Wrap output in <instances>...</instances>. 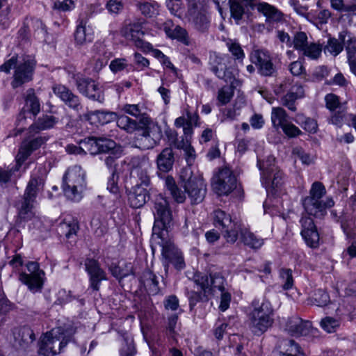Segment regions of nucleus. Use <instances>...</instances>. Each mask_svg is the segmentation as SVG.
Wrapping results in <instances>:
<instances>
[{"mask_svg": "<svg viewBox=\"0 0 356 356\" xmlns=\"http://www.w3.org/2000/svg\"><path fill=\"white\" fill-rule=\"evenodd\" d=\"M180 179L184 183V191L177 187L172 177H168L165 181L167 190L174 200L178 203H183L186 200V193L192 204L202 202L207 193L206 184L203 179L199 175H193L189 168L181 172Z\"/></svg>", "mask_w": 356, "mask_h": 356, "instance_id": "obj_1", "label": "nucleus"}, {"mask_svg": "<svg viewBox=\"0 0 356 356\" xmlns=\"http://www.w3.org/2000/svg\"><path fill=\"white\" fill-rule=\"evenodd\" d=\"M36 60L31 55H14L0 65V71L10 74L14 70L10 83L13 89L22 86L33 80Z\"/></svg>", "mask_w": 356, "mask_h": 356, "instance_id": "obj_2", "label": "nucleus"}, {"mask_svg": "<svg viewBox=\"0 0 356 356\" xmlns=\"http://www.w3.org/2000/svg\"><path fill=\"white\" fill-rule=\"evenodd\" d=\"M250 327L256 335H261L273 323V309L268 300L254 299L251 304Z\"/></svg>", "mask_w": 356, "mask_h": 356, "instance_id": "obj_3", "label": "nucleus"}, {"mask_svg": "<svg viewBox=\"0 0 356 356\" xmlns=\"http://www.w3.org/2000/svg\"><path fill=\"white\" fill-rule=\"evenodd\" d=\"M326 191L323 184L319 181L313 183L309 191V195L302 201L305 212L316 218H321L326 214V210L334 206V202L331 197L322 200Z\"/></svg>", "mask_w": 356, "mask_h": 356, "instance_id": "obj_4", "label": "nucleus"}, {"mask_svg": "<svg viewBox=\"0 0 356 356\" xmlns=\"http://www.w3.org/2000/svg\"><path fill=\"white\" fill-rule=\"evenodd\" d=\"M187 12L186 17L193 29L199 33H209L211 17L204 0H186Z\"/></svg>", "mask_w": 356, "mask_h": 356, "instance_id": "obj_5", "label": "nucleus"}, {"mask_svg": "<svg viewBox=\"0 0 356 356\" xmlns=\"http://www.w3.org/2000/svg\"><path fill=\"white\" fill-rule=\"evenodd\" d=\"M43 184V179L39 177H33L29 181L24 195L16 205L18 222H27L35 217L34 203L38 188Z\"/></svg>", "mask_w": 356, "mask_h": 356, "instance_id": "obj_6", "label": "nucleus"}, {"mask_svg": "<svg viewBox=\"0 0 356 356\" xmlns=\"http://www.w3.org/2000/svg\"><path fill=\"white\" fill-rule=\"evenodd\" d=\"M86 186L85 173L79 165H74L65 173L62 188L65 196L70 200L79 202L83 197V191Z\"/></svg>", "mask_w": 356, "mask_h": 356, "instance_id": "obj_7", "label": "nucleus"}, {"mask_svg": "<svg viewBox=\"0 0 356 356\" xmlns=\"http://www.w3.org/2000/svg\"><path fill=\"white\" fill-rule=\"evenodd\" d=\"M153 213L154 224L153 237H163L168 234V229L172 220V211L165 197L159 195L155 199Z\"/></svg>", "mask_w": 356, "mask_h": 356, "instance_id": "obj_8", "label": "nucleus"}, {"mask_svg": "<svg viewBox=\"0 0 356 356\" xmlns=\"http://www.w3.org/2000/svg\"><path fill=\"white\" fill-rule=\"evenodd\" d=\"M233 59L228 54L210 53L209 70L220 79L233 84L236 79V70L233 67Z\"/></svg>", "mask_w": 356, "mask_h": 356, "instance_id": "obj_9", "label": "nucleus"}, {"mask_svg": "<svg viewBox=\"0 0 356 356\" xmlns=\"http://www.w3.org/2000/svg\"><path fill=\"white\" fill-rule=\"evenodd\" d=\"M165 237H157L160 239L158 243L162 248V263L165 271L168 273L170 264H172L177 270H183L186 264L182 252L170 240H167Z\"/></svg>", "mask_w": 356, "mask_h": 356, "instance_id": "obj_10", "label": "nucleus"}, {"mask_svg": "<svg viewBox=\"0 0 356 356\" xmlns=\"http://www.w3.org/2000/svg\"><path fill=\"white\" fill-rule=\"evenodd\" d=\"M213 225L220 229L227 242L234 243L236 241L240 230V225L233 220L231 216L221 209L213 213Z\"/></svg>", "mask_w": 356, "mask_h": 356, "instance_id": "obj_11", "label": "nucleus"}, {"mask_svg": "<svg viewBox=\"0 0 356 356\" xmlns=\"http://www.w3.org/2000/svg\"><path fill=\"white\" fill-rule=\"evenodd\" d=\"M29 273L22 272L19 274V280L26 285L33 293L40 292L44 284V272L40 269V265L35 261L26 264Z\"/></svg>", "mask_w": 356, "mask_h": 356, "instance_id": "obj_12", "label": "nucleus"}, {"mask_svg": "<svg viewBox=\"0 0 356 356\" xmlns=\"http://www.w3.org/2000/svg\"><path fill=\"white\" fill-rule=\"evenodd\" d=\"M52 330L45 334L40 342L38 353L42 356H55L70 341L72 336L63 334L54 335Z\"/></svg>", "mask_w": 356, "mask_h": 356, "instance_id": "obj_13", "label": "nucleus"}, {"mask_svg": "<svg viewBox=\"0 0 356 356\" xmlns=\"http://www.w3.org/2000/svg\"><path fill=\"white\" fill-rule=\"evenodd\" d=\"M194 283L202 290L204 296L212 294L216 289L220 292L225 291L224 277L218 273L210 275L209 277L203 273H196L193 276Z\"/></svg>", "mask_w": 356, "mask_h": 356, "instance_id": "obj_14", "label": "nucleus"}, {"mask_svg": "<svg viewBox=\"0 0 356 356\" xmlns=\"http://www.w3.org/2000/svg\"><path fill=\"white\" fill-rule=\"evenodd\" d=\"M237 180L230 168L225 167L213 177V188L219 195H227L236 188Z\"/></svg>", "mask_w": 356, "mask_h": 356, "instance_id": "obj_15", "label": "nucleus"}, {"mask_svg": "<svg viewBox=\"0 0 356 356\" xmlns=\"http://www.w3.org/2000/svg\"><path fill=\"white\" fill-rule=\"evenodd\" d=\"M250 60L257 68L258 73L264 76H271L276 72L270 53L264 49H254L250 55Z\"/></svg>", "mask_w": 356, "mask_h": 356, "instance_id": "obj_16", "label": "nucleus"}, {"mask_svg": "<svg viewBox=\"0 0 356 356\" xmlns=\"http://www.w3.org/2000/svg\"><path fill=\"white\" fill-rule=\"evenodd\" d=\"M76 86L79 92L90 100L102 104L105 100L104 90L102 86L89 78H78Z\"/></svg>", "mask_w": 356, "mask_h": 356, "instance_id": "obj_17", "label": "nucleus"}, {"mask_svg": "<svg viewBox=\"0 0 356 356\" xmlns=\"http://www.w3.org/2000/svg\"><path fill=\"white\" fill-rule=\"evenodd\" d=\"M274 158H269L266 161L259 163V169L261 171L262 184L268 188H278L282 184V172L273 163Z\"/></svg>", "mask_w": 356, "mask_h": 356, "instance_id": "obj_18", "label": "nucleus"}, {"mask_svg": "<svg viewBox=\"0 0 356 356\" xmlns=\"http://www.w3.org/2000/svg\"><path fill=\"white\" fill-rule=\"evenodd\" d=\"M285 91H287V93L282 98V105L292 111H296V101L304 96L305 92L303 87L298 83L291 85L290 79H286L280 83L276 90V92L279 93Z\"/></svg>", "mask_w": 356, "mask_h": 356, "instance_id": "obj_19", "label": "nucleus"}, {"mask_svg": "<svg viewBox=\"0 0 356 356\" xmlns=\"http://www.w3.org/2000/svg\"><path fill=\"white\" fill-rule=\"evenodd\" d=\"M144 22H136L127 25L123 29L124 36L134 42L135 46L144 51H150L152 45L143 40L145 35Z\"/></svg>", "mask_w": 356, "mask_h": 356, "instance_id": "obj_20", "label": "nucleus"}, {"mask_svg": "<svg viewBox=\"0 0 356 356\" xmlns=\"http://www.w3.org/2000/svg\"><path fill=\"white\" fill-rule=\"evenodd\" d=\"M46 136H38L35 138L29 137L24 139L16 156L17 165L20 166L33 153L40 148L47 140Z\"/></svg>", "mask_w": 356, "mask_h": 356, "instance_id": "obj_21", "label": "nucleus"}, {"mask_svg": "<svg viewBox=\"0 0 356 356\" xmlns=\"http://www.w3.org/2000/svg\"><path fill=\"white\" fill-rule=\"evenodd\" d=\"M301 225L300 234L307 245L312 248L319 246L320 236L312 218L302 216L300 220Z\"/></svg>", "mask_w": 356, "mask_h": 356, "instance_id": "obj_22", "label": "nucleus"}, {"mask_svg": "<svg viewBox=\"0 0 356 356\" xmlns=\"http://www.w3.org/2000/svg\"><path fill=\"white\" fill-rule=\"evenodd\" d=\"M53 92L69 108L76 113L83 109L79 97L65 86L56 85L53 87Z\"/></svg>", "mask_w": 356, "mask_h": 356, "instance_id": "obj_23", "label": "nucleus"}, {"mask_svg": "<svg viewBox=\"0 0 356 356\" xmlns=\"http://www.w3.org/2000/svg\"><path fill=\"white\" fill-rule=\"evenodd\" d=\"M13 334V346L20 350H28L35 340L34 332L29 326L14 328Z\"/></svg>", "mask_w": 356, "mask_h": 356, "instance_id": "obj_24", "label": "nucleus"}, {"mask_svg": "<svg viewBox=\"0 0 356 356\" xmlns=\"http://www.w3.org/2000/svg\"><path fill=\"white\" fill-rule=\"evenodd\" d=\"M86 270L90 277V287L98 291L102 280H106L104 270L100 267L99 262L93 259H87L85 261Z\"/></svg>", "mask_w": 356, "mask_h": 356, "instance_id": "obj_25", "label": "nucleus"}, {"mask_svg": "<svg viewBox=\"0 0 356 356\" xmlns=\"http://www.w3.org/2000/svg\"><path fill=\"white\" fill-rule=\"evenodd\" d=\"M312 323L303 321L298 316L289 318L285 325V330L291 336H306L310 333Z\"/></svg>", "mask_w": 356, "mask_h": 356, "instance_id": "obj_26", "label": "nucleus"}, {"mask_svg": "<svg viewBox=\"0 0 356 356\" xmlns=\"http://www.w3.org/2000/svg\"><path fill=\"white\" fill-rule=\"evenodd\" d=\"M158 172L167 173L170 172L175 163V154L171 147L164 148L159 153L156 160Z\"/></svg>", "mask_w": 356, "mask_h": 356, "instance_id": "obj_27", "label": "nucleus"}, {"mask_svg": "<svg viewBox=\"0 0 356 356\" xmlns=\"http://www.w3.org/2000/svg\"><path fill=\"white\" fill-rule=\"evenodd\" d=\"M149 198V196L147 189L139 186L138 183L131 188L128 194L129 204L133 208L142 207Z\"/></svg>", "mask_w": 356, "mask_h": 356, "instance_id": "obj_28", "label": "nucleus"}, {"mask_svg": "<svg viewBox=\"0 0 356 356\" xmlns=\"http://www.w3.org/2000/svg\"><path fill=\"white\" fill-rule=\"evenodd\" d=\"M58 122V118L53 115H43L30 125L29 133L35 134L42 131L52 129Z\"/></svg>", "mask_w": 356, "mask_h": 356, "instance_id": "obj_29", "label": "nucleus"}, {"mask_svg": "<svg viewBox=\"0 0 356 356\" xmlns=\"http://www.w3.org/2000/svg\"><path fill=\"white\" fill-rule=\"evenodd\" d=\"M145 109L144 105L141 104H126L122 108V111L125 113L139 118V124L143 125H147L151 122V118L145 113Z\"/></svg>", "mask_w": 356, "mask_h": 356, "instance_id": "obj_30", "label": "nucleus"}, {"mask_svg": "<svg viewBox=\"0 0 356 356\" xmlns=\"http://www.w3.org/2000/svg\"><path fill=\"white\" fill-rule=\"evenodd\" d=\"M79 229V222L76 219L65 220L59 223L56 230L60 236H65L67 239L76 236Z\"/></svg>", "mask_w": 356, "mask_h": 356, "instance_id": "obj_31", "label": "nucleus"}, {"mask_svg": "<svg viewBox=\"0 0 356 356\" xmlns=\"http://www.w3.org/2000/svg\"><path fill=\"white\" fill-rule=\"evenodd\" d=\"M24 100L25 104L23 108L35 118L40 112L41 107L40 100L35 95L34 89L29 88L26 90Z\"/></svg>", "mask_w": 356, "mask_h": 356, "instance_id": "obj_32", "label": "nucleus"}, {"mask_svg": "<svg viewBox=\"0 0 356 356\" xmlns=\"http://www.w3.org/2000/svg\"><path fill=\"white\" fill-rule=\"evenodd\" d=\"M278 348L280 356H305L300 351V347L292 339L280 341Z\"/></svg>", "mask_w": 356, "mask_h": 356, "instance_id": "obj_33", "label": "nucleus"}, {"mask_svg": "<svg viewBox=\"0 0 356 356\" xmlns=\"http://www.w3.org/2000/svg\"><path fill=\"white\" fill-rule=\"evenodd\" d=\"M108 269L117 279H122L133 273L131 263L125 261L113 262L109 266Z\"/></svg>", "mask_w": 356, "mask_h": 356, "instance_id": "obj_34", "label": "nucleus"}, {"mask_svg": "<svg viewBox=\"0 0 356 356\" xmlns=\"http://www.w3.org/2000/svg\"><path fill=\"white\" fill-rule=\"evenodd\" d=\"M139 125V129L141 128V136L147 140L151 139L152 143H150V146L153 147L156 141L160 140L161 138V129L157 124H154L149 122L147 125Z\"/></svg>", "mask_w": 356, "mask_h": 356, "instance_id": "obj_35", "label": "nucleus"}, {"mask_svg": "<svg viewBox=\"0 0 356 356\" xmlns=\"http://www.w3.org/2000/svg\"><path fill=\"white\" fill-rule=\"evenodd\" d=\"M140 282L149 293L154 295L159 292V289L157 277L150 270L143 271L140 277Z\"/></svg>", "mask_w": 356, "mask_h": 356, "instance_id": "obj_36", "label": "nucleus"}, {"mask_svg": "<svg viewBox=\"0 0 356 356\" xmlns=\"http://www.w3.org/2000/svg\"><path fill=\"white\" fill-rule=\"evenodd\" d=\"M90 227L96 236L102 237L108 231L107 220L103 215L95 213L90 221Z\"/></svg>", "mask_w": 356, "mask_h": 356, "instance_id": "obj_37", "label": "nucleus"}, {"mask_svg": "<svg viewBox=\"0 0 356 356\" xmlns=\"http://www.w3.org/2000/svg\"><path fill=\"white\" fill-rule=\"evenodd\" d=\"M241 239L242 242L252 249H259L264 243V240L261 238L257 237L254 233L247 230H241Z\"/></svg>", "mask_w": 356, "mask_h": 356, "instance_id": "obj_38", "label": "nucleus"}, {"mask_svg": "<svg viewBox=\"0 0 356 356\" xmlns=\"http://www.w3.org/2000/svg\"><path fill=\"white\" fill-rule=\"evenodd\" d=\"M258 10L262 13L270 21L281 22L283 19L282 13L267 3H259Z\"/></svg>", "mask_w": 356, "mask_h": 356, "instance_id": "obj_39", "label": "nucleus"}, {"mask_svg": "<svg viewBox=\"0 0 356 356\" xmlns=\"http://www.w3.org/2000/svg\"><path fill=\"white\" fill-rule=\"evenodd\" d=\"M339 38L343 42L347 53V58L356 56V38L352 36L346 31L339 32Z\"/></svg>", "mask_w": 356, "mask_h": 356, "instance_id": "obj_40", "label": "nucleus"}, {"mask_svg": "<svg viewBox=\"0 0 356 356\" xmlns=\"http://www.w3.org/2000/svg\"><path fill=\"white\" fill-rule=\"evenodd\" d=\"M74 40L78 45H84L93 40V33L86 26L79 25L74 33Z\"/></svg>", "mask_w": 356, "mask_h": 356, "instance_id": "obj_41", "label": "nucleus"}, {"mask_svg": "<svg viewBox=\"0 0 356 356\" xmlns=\"http://www.w3.org/2000/svg\"><path fill=\"white\" fill-rule=\"evenodd\" d=\"M271 121L275 129L282 128L289 122L285 110L281 107H273L271 113Z\"/></svg>", "mask_w": 356, "mask_h": 356, "instance_id": "obj_42", "label": "nucleus"}, {"mask_svg": "<svg viewBox=\"0 0 356 356\" xmlns=\"http://www.w3.org/2000/svg\"><path fill=\"white\" fill-rule=\"evenodd\" d=\"M138 9L146 17H154L159 14V6L157 2L147 0L138 4Z\"/></svg>", "mask_w": 356, "mask_h": 356, "instance_id": "obj_43", "label": "nucleus"}, {"mask_svg": "<svg viewBox=\"0 0 356 356\" xmlns=\"http://www.w3.org/2000/svg\"><path fill=\"white\" fill-rule=\"evenodd\" d=\"M322 49L323 47L321 44L310 42L306 45L300 54L311 60H317L321 56Z\"/></svg>", "mask_w": 356, "mask_h": 356, "instance_id": "obj_44", "label": "nucleus"}, {"mask_svg": "<svg viewBox=\"0 0 356 356\" xmlns=\"http://www.w3.org/2000/svg\"><path fill=\"white\" fill-rule=\"evenodd\" d=\"M87 115L88 118L95 116L101 124H108L117 118L116 113L104 110L90 111Z\"/></svg>", "mask_w": 356, "mask_h": 356, "instance_id": "obj_45", "label": "nucleus"}, {"mask_svg": "<svg viewBox=\"0 0 356 356\" xmlns=\"http://www.w3.org/2000/svg\"><path fill=\"white\" fill-rule=\"evenodd\" d=\"M117 125L122 129L127 131L129 133H133L137 129H139V123L135 120L129 118L127 115H120L116 118Z\"/></svg>", "mask_w": 356, "mask_h": 356, "instance_id": "obj_46", "label": "nucleus"}, {"mask_svg": "<svg viewBox=\"0 0 356 356\" xmlns=\"http://www.w3.org/2000/svg\"><path fill=\"white\" fill-rule=\"evenodd\" d=\"M295 122L307 132L316 133L317 131V122L312 118L306 117L302 114H298L295 118Z\"/></svg>", "mask_w": 356, "mask_h": 356, "instance_id": "obj_47", "label": "nucleus"}, {"mask_svg": "<svg viewBox=\"0 0 356 356\" xmlns=\"http://www.w3.org/2000/svg\"><path fill=\"white\" fill-rule=\"evenodd\" d=\"M279 278L284 290L291 289L294 286L293 270L290 268H282L279 271Z\"/></svg>", "mask_w": 356, "mask_h": 356, "instance_id": "obj_48", "label": "nucleus"}, {"mask_svg": "<svg viewBox=\"0 0 356 356\" xmlns=\"http://www.w3.org/2000/svg\"><path fill=\"white\" fill-rule=\"evenodd\" d=\"M99 143V138L88 137L81 140L80 142L81 148L84 153L88 152L92 155L99 154V147L97 145Z\"/></svg>", "mask_w": 356, "mask_h": 356, "instance_id": "obj_49", "label": "nucleus"}, {"mask_svg": "<svg viewBox=\"0 0 356 356\" xmlns=\"http://www.w3.org/2000/svg\"><path fill=\"white\" fill-rule=\"evenodd\" d=\"M97 145L99 154H107L108 155L120 150V147H118L114 140L106 138H99Z\"/></svg>", "mask_w": 356, "mask_h": 356, "instance_id": "obj_50", "label": "nucleus"}, {"mask_svg": "<svg viewBox=\"0 0 356 356\" xmlns=\"http://www.w3.org/2000/svg\"><path fill=\"white\" fill-rule=\"evenodd\" d=\"M311 302L318 307H323L330 302V296L323 289H315L309 298Z\"/></svg>", "mask_w": 356, "mask_h": 356, "instance_id": "obj_51", "label": "nucleus"}, {"mask_svg": "<svg viewBox=\"0 0 356 356\" xmlns=\"http://www.w3.org/2000/svg\"><path fill=\"white\" fill-rule=\"evenodd\" d=\"M121 153L118 150L113 153L105 155L101 159L104 161V163L111 173H118V160L120 157Z\"/></svg>", "mask_w": 356, "mask_h": 356, "instance_id": "obj_52", "label": "nucleus"}, {"mask_svg": "<svg viewBox=\"0 0 356 356\" xmlns=\"http://www.w3.org/2000/svg\"><path fill=\"white\" fill-rule=\"evenodd\" d=\"M333 9L341 13H350L356 11V0L350 3H345L344 0H330Z\"/></svg>", "mask_w": 356, "mask_h": 356, "instance_id": "obj_53", "label": "nucleus"}, {"mask_svg": "<svg viewBox=\"0 0 356 356\" xmlns=\"http://www.w3.org/2000/svg\"><path fill=\"white\" fill-rule=\"evenodd\" d=\"M344 45L343 42L335 38H330L327 40V44L325 46L324 51H328L334 56L339 55L343 49Z\"/></svg>", "mask_w": 356, "mask_h": 356, "instance_id": "obj_54", "label": "nucleus"}, {"mask_svg": "<svg viewBox=\"0 0 356 356\" xmlns=\"http://www.w3.org/2000/svg\"><path fill=\"white\" fill-rule=\"evenodd\" d=\"M226 47L229 51L234 56L235 60H243L245 58V54L240 44L235 40L229 39L226 41Z\"/></svg>", "mask_w": 356, "mask_h": 356, "instance_id": "obj_55", "label": "nucleus"}, {"mask_svg": "<svg viewBox=\"0 0 356 356\" xmlns=\"http://www.w3.org/2000/svg\"><path fill=\"white\" fill-rule=\"evenodd\" d=\"M291 43L294 49L300 53L309 43L307 34L303 31L296 32L293 35Z\"/></svg>", "mask_w": 356, "mask_h": 356, "instance_id": "obj_56", "label": "nucleus"}, {"mask_svg": "<svg viewBox=\"0 0 356 356\" xmlns=\"http://www.w3.org/2000/svg\"><path fill=\"white\" fill-rule=\"evenodd\" d=\"M164 134L170 147L173 146L177 149L184 148V143L183 140L179 141L178 134L175 130L167 127L164 131Z\"/></svg>", "mask_w": 356, "mask_h": 356, "instance_id": "obj_57", "label": "nucleus"}, {"mask_svg": "<svg viewBox=\"0 0 356 356\" xmlns=\"http://www.w3.org/2000/svg\"><path fill=\"white\" fill-rule=\"evenodd\" d=\"M321 327L328 333L335 332L340 326V321L339 319L327 316L321 321Z\"/></svg>", "mask_w": 356, "mask_h": 356, "instance_id": "obj_58", "label": "nucleus"}, {"mask_svg": "<svg viewBox=\"0 0 356 356\" xmlns=\"http://www.w3.org/2000/svg\"><path fill=\"white\" fill-rule=\"evenodd\" d=\"M130 165L132 170H141L145 168H149L150 166L149 159L145 156H135L131 159Z\"/></svg>", "mask_w": 356, "mask_h": 356, "instance_id": "obj_59", "label": "nucleus"}, {"mask_svg": "<svg viewBox=\"0 0 356 356\" xmlns=\"http://www.w3.org/2000/svg\"><path fill=\"white\" fill-rule=\"evenodd\" d=\"M166 33L170 38L177 39L182 43L188 44V33L185 29L177 26L172 31H166Z\"/></svg>", "mask_w": 356, "mask_h": 356, "instance_id": "obj_60", "label": "nucleus"}, {"mask_svg": "<svg viewBox=\"0 0 356 356\" xmlns=\"http://www.w3.org/2000/svg\"><path fill=\"white\" fill-rule=\"evenodd\" d=\"M325 101L327 108L332 112L344 107L343 105L341 104L339 97L333 93L326 95Z\"/></svg>", "mask_w": 356, "mask_h": 356, "instance_id": "obj_61", "label": "nucleus"}, {"mask_svg": "<svg viewBox=\"0 0 356 356\" xmlns=\"http://www.w3.org/2000/svg\"><path fill=\"white\" fill-rule=\"evenodd\" d=\"M233 95V88L228 86H224L218 90L217 99L222 105H225L230 102Z\"/></svg>", "mask_w": 356, "mask_h": 356, "instance_id": "obj_62", "label": "nucleus"}, {"mask_svg": "<svg viewBox=\"0 0 356 356\" xmlns=\"http://www.w3.org/2000/svg\"><path fill=\"white\" fill-rule=\"evenodd\" d=\"M186 296L189 301V307L192 310L193 307L196 305V304L205 298L207 300L208 296H204V292L202 290L201 291H187Z\"/></svg>", "mask_w": 356, "mask_h": 356, "instance_id": "obj_63", "label": "nucleus"}, {"mask_svg": "<svg viewBox=\"0 0 356 356\" xmlns=\"http://www.w3.org/2000/svg\"><path fill=\"white\" fill-rule=\"evenodd\" d=\"M147 170L148 168H145L141 170H138V169L131 170V175L134 178L137 177L138 179V180L140 181V184H138L139 186H142L143 185H144L147 186L149 185L150 179L148 175Z\"/></svg>", "mask_w": 356, "mask_h": 356, "instance_id": "obj_64", "label": "nucleus"}]
</instances>
